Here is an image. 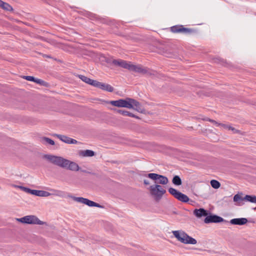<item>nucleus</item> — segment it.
I'll list each match as a JSON object with an SVG mask.
<instances>
[{"label": "nucleus", "mask_w": 256, "mask_h": 256, "mask_svg": "<svg viewBox=\"0 0 256 256\" xmlns=\"http://www.w3.org/2000/svg\"><path fill=\"white\" fill-rule=\"evenodd\" d=\"M20 77L23 78L24 80H28V81L34 82H35V80H36V78H35L34 77L32 76H20Z\"/></svg>", "instance_id": "28"}, {"label": "nucleus", "mask_w": 256, "mask_h": 256, "mask_svg": "<svg viewBox=\"0 0 256 256\" xmlns=\"http://www.w3.org/2000/svg\"><path fill=\"white\" fill-rule=\"evenodd\" d=\"M46 56V58H50V56Z\"/></svg>", "instance_id": "36"}, {"label": "nucleus", "mask_w": 256, "mask_h": 256, "mask_svg": "<svg viewBox=\"0 0 256 256\" xmlns=\"http://www.w3.org/2000/svg\"><path fill=\"white\" fill-rule=\"evenodd\" d=\"M244 199V200L256 204V196L254 195H246Z\"/></svg>", "instance_id": "22"}, {"label": "nucleus", "mask_w": 256, "mask_h": 256, "mask_svg": "<svg viewBox=\"0 0 256 256\" xmlns=\"http://www.w3.org/2000/svg\"><path fill=\"white\" fill-rule=\"evenodd\" d=\"M209 121L211 122H212L213 123H214L216 124H218V123L215 120H211L209 119Z\"/></svg>", "instance_id": "34"}, {"label": "nucleus", "mask_w": 256, "mask_h": 256, "mask_svg": "<svg viewBox=\"0 0 256 256\" xmlns=\"http://www.w3.org/2000/svg\"><path fill=\"white\" fill-rule=\"evenodd\" d=\"M43 158L52 164L62 168H66L72 171H78L80 170V166L77 164L61 156L44 154Z\"/></svg>", "instance_id": "1"}, {"label": "nucleus", "mask_w": 256, "mask_h": 256, "mask_svg": "<svg viewBox=\"0 0 256 256\" xmlns=\"http://www.w3.org/2000/svg\"><path fill=\"white\" fill-rule=\"evenodd\" d=\"M117 112L122 115V116H128L134 118H136L138 119L140 118L138 116L133 114L132 113L130 112L127 111V110H117Z\"/></svg>", "instance_id": "20"}, {"label": "nucleus", "mask_w": 256, "mask_h": 256, "mask_svg": "<svg viewBox=\"0 0 256 256\" xmlns=\"http://www.w3.org/2000/svg\"><path fill=\"white\" fill-rule=\"evenodd\" d=\"M55 136L62 142L68 144H77L79 143L76 140L64 135L56 134Z\"/></svg>", "instance_id": "11"}, {"label": "nucleus", "mask_w": 256, "mask_h": 256, "mask_svg": "<svg viewBox=\"0 0 256 256\" xmlns=\"http://www.w3.org/2000/svg\"><path fill=\"white\" fill-rule=\"evenodd\" d=\"M193 214L198 218H201L202 216H207L209 214L208 210L204 208L195 209L193 212Z\"/></svg>", "instance_id": "14"}, {"label": "nucleus", "mask_w": 256, "mask_h": 256, "mask_svg": "<svg viewBox=\"0 0 256 256\" xmlns=\"http://www.w3.org/2000/svg\"><path fill=\"white\" fill-rule=\"evenodd\" d=\"M172 182L176 186H180L182 184V180L178 176H174L173 177Z\"/></svg>", "instance_id": "24"}, {"label": "nucleus", "mask_w": 256, "mask_h": 256, "mask_svg": "<svg viewBox=\"0 0 256 256\" xmlns=\"http://www.w3.org/2000/svg\"><path fill=\"white\" fill-rule=\"evenodd\" d=\"M183 236H184V241H182V243L186 244H196L197 243V241L196 239L189 236L186 232H185L184 235Z\"/></svg>", "instance_id": "17"}, {"label": "nucleus", "mask_w": 256, "mask_h": 256, "mask_svg": "<svg viewBox=\"0 0 256 256\" xmlns=\"http://www.w3.org/2000/svg\"><path fill=\"white\" fill-rule=\"evenodd\" d=\"M211 186L216 189L219 188L220 186V184L219 182L216 180H212L210 182Z\"/></svg>", "instance_id": "26"}, {"label": "nucleus", "mask_w": 256, "mask_h": 256, "mask_svg": "<svg viewBox=\"0 0 256 256\" xmlns=\"http://www.w3.org/2000/svg\"><path fill=\"white\" fill-rule=\"evenodd\" d=\"M40 140L42 142L43 144L44 143V142H46V143L50 145H54L55 144L54 142L52 140L47 137H42L40 138Z\"/></svg>", "instance_id": "25"}, {"label": "nucleus", "mask_w": 256, "mask_h": 256, "mask_svg": "<svg viewBox=\"0 0 256 256\" xmlns=\"http://www.w3.org/2000/svg\"><path fill=\"white\" fill-rule=\"evenodd\" d=\"M244 198H242L238 194L234 195V201L238 202L240 200H244Z\"/></svg>", "instance_id": "30"}, {"label": "nucleus", "mask_w": 256, "mask_h": 256, "mask_svg": "<svg viewBox=\"0 0 256 256\" xmlns=\"http://www.w3.org/2000/svg\"><path fill=\"white\" fill-rule=\"evenodd\" d=\"M224 126H226V128H228V130H231L234 133V134H236V133H238L239 132V130L236 129L235 128L232 127V126H226V125L224 124H222Z\"/></svg>", "instance_id": "31"}, {"label": "nucleus", "mask_w": 256, "mask_h": 256, "mask_svg": "<svg viewBox=\"0 0 256 256\" xmlns=\"http://www.w3.org/2000/svg\"><path fill=\"white\" fill-rule=\"evenodd\" d=\"M94 86L108 92H112L114 91V88L110 84L101 82L97 80H96Z\"/></svg>", "instance_id": "10"}, {"label": "nucleus", "mask_w": 256, "mask_h": 256, "mask_svg": "<svg viewBox=\"0 0 256 256\" xmlns=\"http://www.w3.org/2000/svg\"><path fill=\"white\" fill-rule=\"evenodd\" d=\"M248 222V220L246 218H236L232 219L230 220V223L232 224L242 226L246 224Z\"/></svg>", "instance_id": "15"}, {"label": "nucleus", "mask_w": 256, "mask_h": 256, "mask_svg": "<svg viewBox=\"0 0 256 256\" xmlns=\"http://www.w3.org/2000/svg\"><path fill=\"white\" fill-rule=\"evenodd\" d=\"M129 70L140 73V74H146L148 70L146 68H144L140 65H134L130 64Z\"/></svg>", "instance_id": "13"}, {"label": "nucleus", "mask_w": 256, "mask_h": 256, "mask_svg": "<svg viewBox=\"0 0 256 256\" xmlns=\"http://www.w3.org/2000/svg\"><path fill=\"white\" fill-rule=\"evenodd\" d=\"M148 178L155 180L156 183L160 184H166L168 182L167 177L155 173H149L146 176Z\"/></svg>", "instance_id": "5"}, {"label": "nucleus", "mask_w": 256, "mask_h": 256, "mask_svg": "<svg viewBox=\"0 0 256 256\" xmlns=\"http://www.w3.org/2000/svg\"><path fill=\"white\" fill-rule=\"evenodd\" d=\"M17 188L20 189L26 192V193L32 194V192L33 190H31L28 188L24 187L22 186H17Z\"/></svg>", "instance_id": "27"}, {"label": "nucleus", "mask_w": 256, "mask_h": 256, "mask_svg": "<svg viewBox=\"0 0 256 256\" xmlns=\"http://www.w3.org/2000/svg\"><path fill=\"white\" fill-rule=\"evenodd\" d=\"M82 172H86V170H82Z\"/></svg>", "instance_id": "38"}, {"label": "nucleus", "mask_w": 256, "mask_h": 256, "mask_svg": "<svg viewBox=\"0 0 256 256\" xmlns=\"http://www.w3.org/2000/svg\"><path fill=\"white\" fill-rule=\"evenodd\" d=\"M0 8L7 11H11L13 10L12 7L8 4L3 1L1 2Z\"/></svg>", "instance_id": "23"}, {"label": "nucleus", "mask_w": 256, "mask_h": 256, "mask_svg": "<svg viewBox=\"0 0 256 256\" xmlns=\"http://www.w3.org/2000/svg\"><path fill=\"white\" fill-rule=\"evenodd\" d=\"M78 76L82 81L94 86V85L96 82V80H92L84 76L81 75V74L78 75Z\"/></svg>", "instance_id": "18"}, {"label": "nucleus", "mask_w": 256, "mask_h": 256, "mask_svg": "<svg viewBox=\"0 0 256 256\" xmlns=\"http://www.w3.org/2000/svg\"><path fill=\"white\" fill-rule=\"evenodd\" d=\"M168 192L176 198L178 200L182 202H188L190 200L189 198L186 195L178 191V190L174 188H169Z\"/></svg>", "instance_id": "6"}, {"label": "nucleus", "mask_w": 256, "mask_h": 256, "mask_svg": "<svg viewBox=\"0 0 256 256\" xmlns=\"http://www.w3.org/2000/svg\"><path fill=\"white\" fill-rule=\"evenodd\" d=\"M17 22H20V21H18V20H17Z\"/></svg>", "instance_id": "37"}, {"label": "nucleus", "mask_w": 256, "mask_h": 256, "mask_svg": "<svg viewBox=\"0 0 256 256\" xmlns=\"http://www.w3.org/2000/svg\"><path fill=\"white\" fill-rule=\"evenodd\" d=\"M150 194L154 197V199L156 201L160 200L166 192V190L160 184L151 186L150 187Z\"/></svg>", "instance_id": "3"}, {"label": "nucleus", "mask_w": 256, "mask_h": 256, "mask_svg": "<svg viewBox=\"0 0 256 256\" xmlns=\"http://www.w3.org/2000/svg\"><path fill=\"white\" fill-rule=\"evenodd\" d=\"M112 64L115 66H119L121 68L130 70V62H128L126 61L122 60H114L112 62Z\"/></svg>", "instance_id": "12"}, {"label": "nucleus", "mask_w": 256, "mask_h": 256, "mask_svg": "<svg viewBox=\"0 0 256 256\" xmlns=\"http://www.w3.org/2000/svg\"><path fill=\"white\" fill-rule=\"evenodd\" d=\"M112 105L118 108H126L134 109L139 111L140 108V103L134 99L126 98V99H120L116 100H112L110 102Z\"/></svg>", "instance_id": "2"}, {"label": "nucleus", "mask_w": 256, "mask_h": 256, "mask_svg": "<svg viewBox=\"0 0 256 256\" xmlns=\"http://www.w3.org/2000/svg\"><path fill=\"white\" fill-rule=\"evenodd\" d=\"M58 193L56 194V195L60 196H63L64 195V192L62 191H58Z\"/></svg>", "instance_id": "32"}, {"label": "nucleus", "mask_w": 256, "mask_h": 256, "mask_svg": "<svg viewBox=\"0 0 256 256\" xmlns=\"http://www.w3.org/2000/svg\"><path fill=\"white\" fill-rule=\"evenodd\" d=\"M79 154L84 157H92L94 156L95 152L92 150H80L79 152Z\"/></svg>", "instance_id": "19"}, {"label": "nucleus", "mask_w": 256, "mask_h": 256, "mask_svg": "<svg viewBox=\"0 0 256 256\" xmlns=\"http://www.w3.org/2000/svg\"><path fill=\"white\" fill-rule=\"evenodd\" d=\"M35 82L36 84H40V85L43 86H46L48 84L45 81H44L42 80L38 79V78H36V80H35Z\"/></svg>", "instance_id": "29"}, {"label": "nucleus", "mask_w": 256, "mask_h": 256, "mask_svg": "<svg viewBox=\"0 0 256 256\" xmlns=\"http://www.w3.org/2000/svg\"><path fill=\"white\" fill-rule=\"evenodd\" d=\"M144 184L145 185H148V184H150V182H148V180H144Z\"/></svg>", "instance_id": "33"}, {"label": "nucleus", "mask_w": 256, "mask_h": 256, "mask_svg": "<svg viewBox=\"0 0 256 256\" xmlns=\"http://www.w3.org/2000/svg\"><path fill=\"white\" fill-rule=\"evenodd\" d=\"M17 222L26 224L39 225H42L44 223L40 220L38 217L34 215L26 216L20 218H17Z\"/></svg>", "instance_id": "4"}, {"label": "nucleus", "mask_w": 256, "mask_h": 256, "mask_svg": "<svg viewBox=\"0 0 256 256\" xmlns=\"http://www.w3.org/2000/svg\"><path fill=\"white\" fill-rule=\"evenodd\" d=\"M210 215H207L204 220V222L206 224L210 223H218L222 222H226L222 218L215 214H211L209 213Z\"/></svg>", "instance_id": "9"}, {"label": "nucleus", "mask_w": 256, "mask_h": 256, "mask_svg": "<svg viewBox=\"0 0 256 256\" xmlns=\"http://www.w3.org/2000/svg\"><path fill=\"white\" fill-rule=\"evenodd\" d=\"M71 198L76 202L85 204L90 207L96 206L98 208H102L103 206L100 205L98 203L92 201L88 198H84L82 197H76L71 196Z\"/></svg>", "instance_id": "7"}, {"label": "nucleus", "mask_w": 256, "mask_h": 256, "mask_svg": "<svg viewBox=\"0 0 256 256\" xmlns=\"http://www.w3.org/2000/svg\"><path fill=\"white\" fill-rule=\"evenodd\" d=\"M32 194L38 196L47 197L50 196L52 194L44 190H33L32 192Z\"/></svg>", "instance_id": "16"}, {"label": "nucleus", "mask_w": 256, "mask_h": 256, "mask_svg": "<svg viewBox=\"0 0 256 256\" xmlns=\"http://www.w3.org/2000/svg\"><path fill=\"white\" fill-rule=\"evenodd\" d=\"M168 57L172 58V56H168Z\"/></svg>", "instance_id": "35"}, {"label": "nucleus", "mask_w": 256, "mask_h": 256, "mask_svg": "<svg viewBox=\"0 0 256 256\" xmlns=\"http://www.w3.org/2000/svg\"><path fill=\"white\" fill-rule=\"evenodd\" d=\"M172 233L174 236L181 242L184 241V236H183L184 235L185 232H179L178 230H174L172 232Z\"/></svg>", "instance_id": "21"}, {"label": "nucleus", "mask_w": 256, "mask_h": 256, "mask_svg": "<svg viewBox=\"0 0 256 256\" xmlns=\"http://www.w3.org/2000/svg\"><path fill=\"white\" fill-rule=\"evenodd\" d=\"M171 32L173 33H182L190 34L194 32L192 28L184 27L182 25H176L170 28Z\"/></svg>", "instance_id": "8"}]
</instances>
